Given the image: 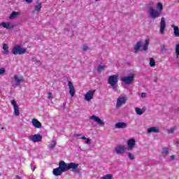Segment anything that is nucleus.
Here are the masks:
<instances>
[{
  "label": "nucleus",
  "mask_w": 179,
  "mask_h": 179,
  "mask_svg": "<svg viewBox=\"0 0 179 179\" xmlns=\"http://www.w3.org/2000/svg\"><path fill=\"white\" fill-rule=\"evenodd\" d=\"M178 3H179V0H178Z\"/></svg>",
  "instance_id": "obj_49"
},
{
  "label": "nucleus",
  "mask_w": 179,
  "mask_h": 179,
  "mask_svg": "<svg viewBox=\"0 0 179 179\" xmlns=\"http://www.w3.org/2000/svg\"><path fill=\"white\" fill-rule=\"evenodd\" d=\"M128 127V124L124 122H119L115 123V128L117 129H123L124 128H127Z\"/></svg>",
  "instance_id": "obj_16"
},
{
  "label": "nucleus",
  "mask_w": 179,
  "mask_h": 179,
  "mask_svg": "<svg viewBox=\"0 0 179 179\" xmlns=\"http://www.w3.org/2000/svg\"><path fill=\"white\" fill-rule=\"evenodd\" d=\"M11 104L13 106L15 115L19 117V115H20V111L19 110V105H17L16 100L13 99L11 101Z\"/></svg>",
  "instance_id": "obj_10"
},
{
  "label": "nucleus",
  "mask_w": 179,
  "mask_h": 179,
  "mask_svg": "<svg viewBox=\"0 0 179 179\" xmlns=\"http://www.w3.org/2000/svg\"><path fill=\"white\" fill-rule=\"evenodd\" d=\"M169 155V148H164L162 149V155L164 157H166V156H167Z\"/></svg>",
  "instance_id": "obj_28"
},
{
  "label": "nucleus",
  "mask_w": 179,
  "mask_h": 179,
  "mask_svg": "<svg viewBox=\"0 0 179 179\" xmlns=\"http://www.w3.org/2000/svg\"><path fill=\"white\" fill-rule=\"evenodd\" d=\"M176 55L177 58H179V43L176 44Z\"/></svg>",
  "instance_id": "obj_33"
},
{
  "label": "nucleus",
  "mask_w": 179,
  "mask_h": 179,
  "mask_svg": "<svg viewBox=\"0 0 179 179\" xmlns=\"http://www.w3.org/2000/svg\"><path fill=\"white\" fill-rule=\"evenodd\" d=\"M127 100H128V97H127L125 95H120L117 99V108L122 107V106L127 103Z\"/></svg>",
  "instance_id": "obj_7"
},
{
  "label": "nucleus",
  "mask_w": 179,
  "mask_h": 179,
  "mask_svg": "<svg viewBox=\"0 0 179 179\" xmlns=\"http://www.w3.org/2000/svg\"><path fill=\"white\" fill-rule=\"evenodd\" d=\"M5 72H6V70L5 69V68L0 69V76L3 75Z\"/></svg>",
  "instance_id": "obj_38"
},
{
  "label": "nucleus",
  "mask_w": 179,
  "mask_h": 179,
  "mask_svg": "<svg viewBox=\"0 0 179 179\" xmlns=\"http://www.w3.org/2000/svg\"><path fill=\"white\" fill-rule=\"evenodd\" d=\"M26 52H27V49L19 45L14 46L12 50V54L14 55H23Z\"/></svg>",
  "instance_id": "obj_4"
},
{
  "label": "nucleus",
  "mask_w": 179,
  "mask_h": 179,
  "mask_svg": "<svg viewBox=\"0 0 179 179\" xmlns=\"http://www.w3.org/2000/svg\"><path fill=\"white\" fill-rule=\"evenodd\" d=\"M136 145V141L135 138H130L127 141V150H133Z\"/></svg>",
  "instance_id": "obj_11"
},
{
  "label": "nucleus",
  "mask_w": 179,
  "mask_h": 179,
  "mask_svg": "<svg viewBox=\"0 0 179 179\" xmlns=\"http://www.w3.org/2000/svg\"><path fill=\"white\" fill-rule=\"evenodd\" d=\"M48 99L49 100H52V99H54V96H52V92H48Z\"/></svg>",
  "instance_id": "obj_36"
},
{
  "label": "nucleus",
  "mask_w": 179,
  "mask_h": 179,
  "mask_svg": "<svg viewBox=\"0 0 179 179\" xmlns=\"http://www.w3.org/2000/svg\"><path fill=\"white\" fill-rule=\"evenodd\" d=\"M68 86L69 89V94L71 97H73L75 96V87L73 86V83L71 81L68 82Z\"/></svg>",
  "instance_id": "obj_15"
},
{
  "label": "nucleus",
  "mask_w": 179,
  "mask_h": 179,
  "mask_svg": "<svg viewBox=\"0 0 179 179\" xmlns=\"http://www.w3.org/2000/svg\"><path fill=\"white\" fill-rule=\"evenodd\" d=\"M25 1H27V3H31V2H33V0H25Z\"/></svg>",
  "instance_id": "obj_42"
},
{
  "label": "nucleus",
  "mask_w": 179,
  "mask_h": 179,
  "mask_svg": "<svg viewBox=\"0 0 179 179\" xmlns=\"http://www.w3.org/2000/svg\"><path fill=\"white\" fill-rule=\"evenodd\" d=\"M17 179H22V177L19 176H15Z\"/></svg>",
  "instance_id": "obj_43"
},
{
  "label": "nucleus",
  "mask_w": 179,
  "mask_h": 179,
  "mask_svg": "<svg viewBox=\"0 0 179 179\" xmlns=\"http://www.w3.org/2000/svg\"><path fill=\"white\" fill-rule=\"evenodd\" d=\"M153 2H150L149 4V10L148 13L152 17V19H157V17H160L162 16V10H163V4L162 3H157V10L153 8Z\"/></svg>",
  "instance_id": "obj_2"
},
{
  "label": "nucleus",
  "mask_w": 179,
  "mask_h": 179,
  "mask_svg": "<svg viewBox=\"0 0 179 179\" xmlns=\"http://www.w3.org/2000/svg\"><path fill=\"white\" fill-rule=\"evenodd\" d=\"M81 139H83V141H85L84 143H86V145H90V138L83 136L81 137Z\"/></svg>",
  "instance_id": "obj_32"
},
{
  "label": "nucleus",
  "mask_w": 179,
  "mask_h": 179,
  "mask_svg": "<svg viewBox=\"0 0 179 179\" xmlns=\"http://www.w3.org/2000/svg\"><path fill=\"white\" fill-rule=\"evenodd\" d=\"M105 69H106V66H105L99 65V66H98L97 71H98L99 73H101V72H103V71H104Z\"/></svg>",
  "instance_id": "obj_31"
},
{
  "label": "nucleus",
  "mask_w": 179,
  "mask_h": 179,
  "mask_svg": "<svg viewBox=\"0 0 179 179\" xmlns=\"http://www.w3.org/2000/svg\"><path fill=\"white\" fill-rule=\"evenodd\" d=\"M0 26H1V27H3L4 29H6L7 30H11V29H13V27H15V24L9 22H3L0 24Z\"/></svg>",
  "instance_id": "obj_13"
},
{
  "label": "nucleus",
  "mask_w": 179,
  "mask_h": 179,
  "mask_svg": "<svg viewBox=\"0 0 179 179\" xmlns=\"http://www.w3.org/2000/svg\"><path fill=\"white\" fill-rule=\"evenodd\" d=\"M90 119L94 121V122H96L98 125H104V122L100 119L98 116L96 115H92L90 117Z\"/></svg>",
  "instance_id": "obj_17"
},
{
  "label": "nucleus",
  "mask_w": 179,
  "mask_h": 179,
  "mask_svg": "<svg viewBox=\"0 0 179 179\" xmlns=\"http://www.w3.org/2000/svg\"><path fill=\"white\" fill-rule=\"evenodd\" d=\"M173 160H176V155H171L169 157V162H173Z\"/></svg>",
  "instance_id": "obj_40"
},
{
  "label": "nucleus",
  "mask_w": 179,
  "mask_h": 179,
  "mask_svg": "<svg viewBox=\"0 0 179 179\" xmlns=\"http://www.w3.org/2000/svg\"><path fill=\"white\" fill-rule=\"evenodd\" d=\"M94 90H90L88 91L85 94V101H90L91 100H93V96H94Z\"/></svg>",
  "instance_id": "obj_12"
},
{
  "label": "nucleus",
  "mask_w": 179,
  "mask_h": 179,
  "mask_svg": "<svg viewBox=\"0 0 179 179\" xmlns=\"http://www.w3.org/2000/svg\"><path fill=\"white\" fill-rule=\"evenodd\" d=\"M71 170L74 174H80V169H79V164H76L75 162L66 163L64 161H60L59 162V167L54 169L52 171V174L54 176H61L62 173H65V171H69Z\"/></svg>",
  "instance_id": "obj_1"
},
{
  "label": "nucleus",
  "mask_w": 179,
  "mask_h": 179,
  "mask_svg": "<svg viewBox=\"0 0 179 179\" xmlns=\"http://www.w3.org/2000/svg\"><path fill=\"white\" fill-rule=\"evenodd\" d=\"M77 136H80V134H78Z\"/></svg>",
  "instance_id": "obj_46"
},
{
  "label": "nucleus",
  "mask_w": 179,
  "mask_h": 179,
  "mask_svg": "<svg viewBox=\"0 0 179 179\" xmlns=\"http://www.w3.org/2000/svg\"><path fill=\"white\" fill-rule=\"evenodd\" d=\"M150 41V39H149V36H148L147 38L145 40V43L142 48V50H143V51H148Z\"/></svg>",
  "instance_id": "obj_23"
},
{
  "label": "nucleus",
  "mask_w": 179,
  "mask_h": 179,
  "mask_svg": "<svg viewBox=\"0 0 179 179\" xmlns=\"http://www.w3.org/2000/svg\"><path fill=\"white\" fill-rule=\"evenodd\" d=\"M161 48H162V51H166V45H161Z\"/></svg>",
  "instance_id": "obj_41"
},
{
  "label": "nucleus",
  "mask_w": 179,
  "mask_h": 179,
  "mask_svg": "<svg viewBox=\"0 0 179 179\" xmlns=\"http://www.w3.org/2000/svg\"><path fill=\"white\" fill-rule=\"evenodd\" d=\"M83 51H87L89 50V46L84 45L82 48Z\"/></svg>",
  "instance_id": "obj_37"
},
{
  "label": "nucleus",
  "mask_w": 179,
  "mask_h": 179,
  "mask_svg": "<svg viewBox=\"0 0 179 179\" xmlns=\"http://www.w3.org/2000/svg\"><path fill=\"white\" fill-rule=\"evenodd\" d=\"M147 132L148 134H159V132H160V129L157 127H152L148 129Z\"/></svg>",
  "instance_id": "obj_18"
},
{
  "label": "nucleus",
  "mask_w": 179,
  "mask_h": 179,
  "mask_svg": "<svg viewBox=\"0 0 179 179\" xmlns=\"http://www.w3.org/2000/svg\"><path fill=\"white\" fill-rule=\"evenodd\" d=\"M19 15H20V13L19 12H16V11H13L10 15V20H13V19H16L17 16H19Z\"/></svg>",
  "instance_id": "obj_27"
},
{
  "label": "nucleus",
  "mask_w": 179,
  "mask_h": 179,
  "mask_svg": "<svg viewBox=\"0 0 179 179\" xmlns=\"http://www.w3.org/2000/svg\"><path fill=\"white\" fill-rule=\"evenodd\" d=\"M41 8H43V3L41 2L38 3L34 6L35 12H40V10H41Z\"/></svg>",
  "instance_id": "obj_26"
},
{
  "label": "nucleus",
  "mask_w": 179,
  "mask_h": 179,
  "mask_svg": "<svg viewBox=\"0 0 179 179\" xmlns=\"http://www.w3.org/2000/svg\"><path fill=\"white\" fill-rule=\"evenodd\" d=\"M29 140L31 142H34V143H38V142H41L43 141V136L41 134H34L29 136Z\"/></svg>",
  "instance_id": "obj_9"
},
{
  "label": "nucleus",
  "mask_w": 179,
  "mask_h": 179,
  "mask_svg": "<svg viewBox=\"0 0 179 179\" xmlns=\"http://www.w3.org/2000/svg\"><path fill=\"white\" fill-rule=\"evenodd\" d=\"M176 143H178V142H177Z\"/></svg>",
  "instance_id": "obj_48"
},
{
  "label": "nucleus",
  "mask_w": 179,
  "mask_h": 179,
  "mask_svg": "<svg viewBox=\"0 0 179 179\" xmlns=\"http://www.w3.org/2000/svg\"><path fill=\"white\" fill-rule=\"evenodd\" d=\"M31 124L34 128H41V122H40V121H38L37 119H32Z\"/></svg>",
  "instance_id": "obj_19"
},
{
  "label": "nucleus",
  "mask_w": 179,
  "mask_h": 179,
  "mask_svg": "<svg viewBox=\"0 0 179 179\" xmlns=\"http://www.w3.org/2000/svg\"><path fill=\"white\" fill-rule=\"evenodd\" d=\"M172 29H173V34L175 37H179V28L174 24H171Z\"/></svg>",
  "instance_id": "obj_22"
},
{
  "label": "nucleus",
  "mask_w": 179,
  "mask_h": 179,
  "mask_svg": "<svg viewBox=\"0 0 179 179\" xmlns=\"http://www.w3.org/2000/svg\"><path fill=\"white\" fill-rule=\"evenodd\" d=\"M142 47V41H138L134 46V52L135 54H138L139 51H141V48Z\"/></svg>",
  "instance_id": "obj_21"
},
{
  "label": "nucleus",
  "mask_w": 179,
  "mask_h": 179,
  "mask_svg": "<svg viewBox=\"0 0 179 179\" xmlns=\"http://www.w3.org/2000/svg\"><path fill=\"white\" fill-rule=\"evenodd\" d=\"M95 2H99V0H95Z\"/></svg>",
  "instance_id": "obj_44"
},
{
  "label": "nucleus",
  "mask_w": 179,
  "mask_h": 179,
  "mask_svg": "<svg viewBox=\"0 0 179 179\" xmlns=\"http://www.w3.org/2000/svg\"><path fill=\"white\" fill-rule=\"evenodd\" d=\"M108 83L113 87L114 92H117V83H118V76L113 75L109 76L108 79Z\"/></svg>",
  "instance_id": "obj_3"
},
{
  "label": "nucleus",
  "mask_w": 179,
  "mask_h": 179,
  "mask_svg": "<svg viewBox=\"0 0 179 179\" xmlns=\"http://www.w3.org/2000/svg\"><path fill=\"white\" fill-rule=\"evenodd\" d=\"M32 170H33V171H34V170H35V168H33V169H32Z\"/></svg>",
  "instance_id": "obj_45"
},
{
  "label": "nucleus",
  "mask_w": 179,
  "mask_h": 179,
  "mask_svg": "<svg viewBox=\"0 0 179 179\" xmlns=\"http://www.w3.org/2000/svg\"><path fill=\"white\" fill-rule=\"evenodd\" d=\"M3 55H9V46L6 43L3 44Z\"/></svg>",
  "instance_id": "obj_20"
},
{
  "label": "nucleus",
  "mask_w": 179,
  "mask_h": 179,
  "mask_svg": "<svg viewBox=\"0 0 179 179\" xmlns=\"http://www.w3.org/2000/svg\"><path fill=\"white\" fill-rule=\"evenodd\" d=\"M57 146V141L52 140V143L48 145V148L50 150H52Z\"/></svg>",
  "instance_id": "obj_25"
},
{
  "label": "nucleus",
  "mask_w": 179,
  "mask_h": 179,
  "mask_svg": "<svg viewBox=\"0 0 179 179\" xmlns=\"http://www.w3.org/2000/svg\"><path fill=\"white\" fill-rule=\"evenodd\" d=\"M121 80L124 83V85H132V83H134V80H135V74L131 73L128 76H123L122 77Z\"/></svg>",
  "instance_id": "obj_6"
},
{
  "label": "nucleus",
  "mask_w": 179,
  "mask_h": 179,
  "mask_svg": "<svg viewBox=\"0 0 179 179\" xmlns=\"http://www.w3.org/2000/svg\"><path fill=\"white\" fill-rule=\"evenodd\" d=\"M114 176L113 174H106L101 177V179H113Z\"/></svg>",
  "instance_id": "obj_30"
},
{
  "label": "nucleus",
  "mask_w": 179,
  "mask_h": 179,
  "mask_svg": "<svg viewBox=\"0 0 179 179\" xmlns=\"http://www.w3.org/2000/svg\"><path fill=\"white\" fill-rule=\"evenodd\" d=\"M135 111L137 115H142V114H143V113L146 111V108H135Z\"/></svg>",
  "instance_id": "obj_24"
},
{
  "label": "nucleus",
  "mask_w": 179,
  "mask_h": 179,
  "mask_svg": "<svg viewBox=\"0 0 179 179\" xmlns=\"http://www.w3.org/2000/svg\"><path fill=\"white\" fill-rule=\"evenodd\" d=\"M150 66L151 68H155L156 66V62L155 61V59L152 57L150 58Z\"/></svg>",
  "instance_id": "obj_29"
},
{
  "label": "nucleus",
  "mask_w": 179,
  "mask_h": 179,
  "mask_svg": "<svg viewBox=\"0 0 179 179\" xmlns=\"http://www.w3.org/2000/svg\"><path fill=\"white\" fill-rule=\"evenodd\" d=\"M1 129H4V128H3V127H1Z\"/></svg>",
  "instance_id": "obj_47"
},
{
  "label": "nucleus",
  "mask_w": 179,
  "mask_h": 179,
  "mask_svg": "<svg viewBox=\"0 0 179 179\" xmlns=\"http://www.w3.org/2000/svg\"><path fill=\"white\" fill-rule=\"evenodd\" d=\"M127 155L129 159H130L131 160H135V155H134L132 153L128 152Z\"/></svg>",
  "instance_id": "obj_34"
},
{
  "label": "nucleus",
  "mask_w": 179,
  "mask_h": 179,
  "mask_svg": "<svg viewBox=\"0 0 179 179\" xmlns=\"http://www.w3.org/2000/svg\"><path fill=\"white\" fill-rule=\"evenodd\" d=\"M141 96L142 99H146V97H148V94H146V92H143Z\"/></svg>",
  "instance_id": "obj_39"
},
{
  "label": "nucleus",
  "mask_w": 179,
  "mask_h": 179,
  "mask_svg": "<svg viewBox=\"0 0 179 179\" xmlns=\"http://www.w3.org/2000/svg\"><path fill=\"white\" fill-rule=\"evenodd\" d=\"M164 30H166V18L162 17L159 27V31L161 34H164Z\"/></svg>",
  "instance_id": "obj_14"
},
{
  "label": "nucleus",
  "mask_w": 179,
  "mask_h": 179,
  "mask_svg": "<svg viewBox=\"0 0 179 179\" xmlns=\"http://www.w3.org/2000/svg\"><path fill=\"white\" fill-rule=\"evenodd\" d=\"M174 131H176V127H171L167 130V132L168 134H174Z\"/></svg>",
  "instance_id": "obj_35"
},
{
  "label": "nucleus",
  "mask_w": 179,
  "mask_h": 179,
  "mask_svg": "<svg viewBox=\"0 0 179 179\" xmlns=\"http://www.w3.org/2000/svg\"><path fill=\"white\" fill-rule=\"evenodd\" d=\"M114 152L116 153V155H125V152H127V148H125L122 145H117L116 147L114 148Z\"/></svg>",
  "instance_id": "obj_8"
},
{
  "label": "nucleus",
  "mask_w": 179,
  "mask_h": 179,
  "mask_svg": "<svg viewBox=\"0 0 179 179\" xmlns=\"http://www.w3.org/2000/svg\"><path fill=\"white\" fill-rule=\"evenodd\" d=\"M13 81L11 82L12 87H13L14 89H16L17 86H20V84L24 82V78L18 75H14L13 77ZM13 82H15V83H13Z\"/></svg>",
  "instance_id": "obj_5"
}]
</instances>
